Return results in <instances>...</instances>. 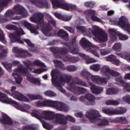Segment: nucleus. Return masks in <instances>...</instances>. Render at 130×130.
<instances>
[{"label":"nucleus","mask_w":130,"mask_h":130,"mask_svg":"<svg viewBox=\"0 0 130 130\" xmlns=\"http://www.w3.org/2000/svg\"><path fill=\"white\" fill-rule=\"evenodd\" d=\"M40 113L37 111H34V116L41 120V121H44L46 120H52L53 122L56 123L57 124H66L67 122V119L70 120L72 122H75V119L71 116H64L63 115L60 114H56L54 117H51L52 115V112L49 111H44L43 112V115L44 117H41Z\"/></svg>","instance_id":"f257e3e1"},{"label":"nucleus","mask_w":130,"mask_h":130,"mask_svg":"<svg viewBox=\"0 0 130 130\" xmlns=\"http://www.w3.org/2000/svg\"><path fill=\"white\" fill-rule=\"evenodd\" d=\"M102 74L105 76V77L102 78L98 76L92 75L89 72H87V70H83L81 72V76H88L89 78H91V80L101 85H105L107 82V79L112 77H116L119 75V73L116 72H114L109 69L108 66H104L101 69Z\"/></svg>","instance_id":"f03ea898"},{"label":"nucleus","mask_w":130,"mask_h":130,"mask_svg":"<svg viewBox=\"0 0 130 130\" xmlns=\"http://www.w3.org/2000/svg\"><path fill=\"white\" fill-rule=\"evenodd\" d=\"M77 30L79 32H82L83 33L84 35H87V36H91L92 35L94 36L93 39L96 42H105L108 40V37L107 36V34L105 33L104 31L102 32H98L100 29L99 27L96 25L92 26V30L91 28H89L88 30L86 29V27L82 26L81 25H78L77 26Z\"/></svg>","instance_id":"7ed1b4c3"},{"label":"nucleus","mask_w":130,"mask_h":130,"mask_svg":"<svg viewBox=\"0 0 130 130\" xmlns=\"http://www.w3.org/2000/svg\"><path fill=\"white\" fill-rule=\"evenodd\" d=\"M52 77V83L53 85L59 90L61 93H64L66 91L61 87L65 83H69V79L67 78H58V72L56 70H52L51 73Z\"/></svg>","instance_id":"20e7f679"},{"label":"nucleus","mask_w":130,"mask_h":130,"mask_svg":"<svg viewBox=\"0 0 130 130\" xmlns=\"http://www.w3.org/2000/svg\"><path fill=\"white\" fill-rule=\"evenodd\" d=\"M37 106L41 107V106H50L51 107H55L57 110L59 111H64L68 112L70 110V108L67 107L66 105L57 101H52L46 100L44 102H38L37 104Z\"/></svg>","instance_id":"39448f33"},{"label":"nucleus","mask_w":130,"mask_h":130,"mask_svg":"<svg viewBox=\"0 0 130 130\" xmlns=\"http://www.w3.org/2000/svg\"><path fill=\"white\" fill-rule=\"evenodd\" d=\"M80 44L83 47L84 50L88 51V52H90L92 54L96 56V57H99V54L98 51H99V48L93 44L89 42L86 38H83L80 41Z\"/></svg>","instance_id":"423d86ee"},{"label":"nucleus","mask_w":130,"mask_h":130,"mask_svg":"<svg viewBox=\"0 0 130 130\" xmlns=\"http://www.w3.org/2000/svg\"><path fill=\"white\" fill-rule=\"evenodd\" d=\"M85 116L87 118L89 119L91 122H98L99 125H105V124H108V121L106 119H101L99 118L100 117V115L99 112L97 111H91L90 112H87L85 114Z\"/></svg>","instance_id":"0eeeda50"},{"label":"nucleus","mask_w":130,"mask_h":130,"mask_svg":"<svg viewBox=\"0 0 130 130\" xmlns=\"http://www.w3.org/2000/svg\"><path fill=\"white\" fill-rule=\"evenodd\" d=\"M52 3L53 8L54 9H57V8H61L63 10L67 11H72V10H77V6L74 4H69L64 2V0H50Z\"/></svg>","instance_id":"6e6552de"},{"label":"nucleus","mask_w":130,"mask_h":130,"mask_svg":"<svg viewBox=\"0 0 130 130\" xmlns=\"http://www.w3.org/2000/svg\"><path fill=\"white\" fill-rule=\"evenodd\" d=\"M1 85H2V82L0 81V86ZM0 94H3V95H5V96H6V97L4 98L5 102H3L1 100V99H2V96L0 95L1 102H2V103H6V104H13V106L15 107L16 109H18V110H21V111H23V112H26V108L23 105L8 98V96H7V95H6L5 94H4L2 92H0Z\"/></svg>","instance_id":"1a4fd4ad"},{"label":"nucleus","mask_w":130,"mask_h":130,"mask_svg":"<svg viewBox=\"0 0 130 130\" xmlns=\"http://www.w3.org/2000/svg\"><path fill=\"white\" fill-rule=\"evenodd\" d=\"M16 89H17V87L15 86L11 87V94L10 93L9 90H5V92L7 93V94H9V95H11V96H12V97L15 98V99H17V100H18L19 101H24L25 102H28V101H29V99L24 96V95L22 94V93L15 91Z\"/></svg>","instance_id":"9d476101"},{"label":"nucleus","mask_w":130,"mask_h":130,"mask_svg":"<svg viewBox=\"0 0 130 130\" xmlns=\"http://www.w3.org/2000/svg\"><path fill=\"white\" fill-rule=\"evenodd\" d=\"M18 73H21L23 75H26L27 74V69H24L22 65H19L17 69L14 70V73H13L12 76H14L16 83L17 84H20L21 82H22V77L18 74Z\"/></svg>","instance_id":"9b49d317"},{"label":"nucleus","mask_w":130,"mask_h":130,"mask_svg":"<svg viewBox=\"0 0 130 130\" xmlns=\"http://www.w3.org/2000/svg\"><path fill=\"white\" fill-rule=\"evenodd\" d=\"M24 31L23 29H20L17 30L15 33L9 35V38L11 42H18V43H23V41L21 40V35H23Z\"/></svg>","instance_id":"f8f14e48"},{"label":"nucleus","mask_w":130,"mask_h":130,"mask_svg":"<svg viewBox=\"0 0 130 130\" xmlns=\"http://www.w3.org/2000/svg\"><path fill=\"white\" fill-rule=\"evenodd\" d=\"M14 15H15V12L12 11V10H8L4 15L5 20L4 21L3 20L2 22H8L10 21V20H20L21 18V16L12 17V16H14Z\"/></svg>","instance_id":"ddd939ff"},{"label":"nucleus","mask_w":130,"mask_h":130,"mask_svg":"<svg viewBox=\"0 0 130 130\" xmlns=\"http://www.w3.org/2000/svg\"><path fill=\"white\" fill-rule=\"evenodd\" d=\"M86 16V18L88 19V17L91 16V19L92 21H96V22H100L102 24H104V22L102 21L100 18L95 16H92V15H94L95 14V11L92 10H87L84 12Z\"/></svg>","instance_id":"4468645a"},{"label":"nucleus","mask_w":130,"mask_h":130,"mask_svg":"<svg viewBox=\"0 0 130 130\" xmlns=\"http://www.w3.org/2000/svg\"><path fill=\"white\" fill-rule=\"evenodd\" d=\"M12 52L15 53L17 56H20V57H26V56L28 55L27 51L23 50L22 49H19L17 47H14L13 49Z\"/></svg>","instance_id":"2eb2a0df"},{"label":"nucleus","mask_w":130,"mask_h":130,"mask_svg":"<svg viewBox=\"0 0 130 130\" xmlns=\"http://www.w3.org/2000/svg\"><path fill=\"white\" fill-rule=\"evenodd\" d=\"M14 11L16 13L18 14V15H21L22 16L20 17L22 18H24L27 17V12L24 10L23 7L21 6L20 5H16L14 7Z\"/></svg>","instance_id":"dca6fc26"},{"label":"nucleus","mask_w":130,"mask_h":130,"mask_svg":"<svg viewBox=\"0 0 130 130\" xmlns=\"http://www.w3.org/2000/svg\"><path fill=\"white\" fill-rule=\"evenodd\" d=\"M103 111L104 113H106V114H109L110 115H112L113 114H123V113H125L126 112V109L125 108H121L120 109V112H118L117 113H114L111 110L104 108L103 109Z\"/></svg>","instance_id":"f3484780"},{"label":"nucleus","mask_w":130,"mask_h":130,"mask_svg":"<svg viewBox=\"0 0 130 130\" xmlns=\"http://www.w3.org/2000/svg\"><path fill=\"white\" fill-rule=\"evenodd\" d=\"M67 89L70 91H72V92H74V93H76L77 95H79V94H81V93H84V92H86V89H84L83 88L79 87H74L72 86H68Z\"/></svg>","instance_id":"a211bd4d"},{"label":"nucleus","mask_w":130,"mask_h":130,"mask_svg":"<svg viewBox=\"0 0 130 130\" xmlns=\"http://www.w3.org/2000/svg\"><path fill=\"white\" fill-rule=\"evenodd\" d=\"M106 58L108 61H113V63L116 66H118L120 63L119 60L116 59V57L113 55L108 56Z\"/></svg>","instance_id":"6ab92c4d"},{"label":"nucleus","mask_w":130,"mask_h":130,"mask_svg":"<svg viewBox=\"0 0 130 130\" xmlns=\"http://www.w3.org/2000/svg\"><path fill=\"white\" fill-rule=\"evenodd\" d=\"M80 56L83 58H85V62L87 64L89 63H93V62H97V60L94 58L89 57V56H86L84 54H80Z\"/></svg>","instance_id":"aec40b11"},{"label":"nucleus","mask_w":130,"mask_h":130,"mask_svg":"<svg viewBox=\"0 0 130 130\" xmlns=\"http://www.w3.org/2000/svg\"><path fill=\"white\" fill-rule=\"evenodd\" d=\"M34 4L37 5L39 8H46V9H48V8L50 7V4L44 3L42 2H39L38 0H34Z\"/></svg>","instance_id":"412c9836"},{"label":"nucleus","mask_w":130,"mask_h":130,"mask_svg":"<svg viewBox=\"0 0 130 130\" xmlns=\"http://www.w3.org/2000/svg\"><path fill=\"white\" fill-rule=\"evenodd\" d=\"M89 85L91 86L90 90L93 94H99L103 91V89L102 87H97L91 83H89Z\"/></svg>","instance_id":"4be33fe9"},{"label":"nucleus","mask_w":130,"mask_h":130,"mask_svg":"<svg viewBox=\"0 0 130 130\" xmlns=\"http://www.w3.org/2000/svg\"><path fill=\"white\" fill-rule=\"evenodd\" d=\"M117 84L118 85H121L124 88V90H126L127 92H130V85L128 83H125L123 82L121 79H119L117 80Z\"/></svg>","instance_id":"5701e85b"},{"label":"nucleus","mask_w":130,"mask_h":130,"mask_svg":"<svg viewBox=\"0 0 130 130\" xmlns=\"http://www.w3.org/2000/svg\"><path fill=\"white\" fill-rule=\"evenodd\" d=\"M54 15L55 16V17H56V18H57L58 19H60V20H62V21H70V20L72 19V16L71 15L63 16L60 15L59 13H55Z\"/></svg>","instance_id":"b1692460"},{"label":"nucleus","mask_w":130,"mask_h":130,"mask_svg":"<svg viewBox=\"0 0 130 130\" xmlns=\"http://www.w3.org/2000/svg\"><path fill=\"white\" fill-rule=\"evenodd\" d=\"M2 122L4 123H7L8 124H12L13 123V121L11 120L10 117L7 115V114L2 113Z\"/></svg>","instance_id":"393cba45"},{"label":"nucleus","mask_w":130,"mask_h":130,"mask_svg":"<svg viewBox=\"0 0 130 130\" xmlns=\"http://www.w3.org/2000/svg\"><path fill=\"white\" fill-rule=\"evenodd\" d=\"M108 33L110 34V35H113V37L112 38V40L113 41H115L116 40V35H118L117 32L115 30V29L113 28H110L108 29Z\"/></svg>","instance_id":"a878e982"},{"label":"nucleus","mask_w":130,"mask_h":130,"mask_svg":"<svg viewBox=\"0 0 130 130\" xmlns=\"http://www.w3.org/2000/svg\"><path fill=\"white\" fill-rule=\"evenodd\" d=\"M86 99L85 100H88L89 102L88 105H92L93 102L95 100V98L91 94H87L85 96Z\"/></svg>","instance_id":"bb28decb"},{"label":"nucleus","mask_w":130,"mask_h":130,"mask_svg":"<svg viewBox=\"0 0 130 130\" xmlns=\"http://www.w3.org/2000/svg\"><path fill=\"white\" fill-rule=\"evenodd\" d=\"M50 31V29H49V26L44 25L42 27V32H43V34L45 35L46 36H48V32Z\"/></svg>","instance_id":"cd10ccee"},{"label":"nucleus","mask_w":130,"mask_h":130,"mask_svg":"<svg viewBox=\"0 0 130 130\" xmlns=\"http://www.w3.org/2000/svg\"><path fill=\"white\" fill-rule=\"evenodd\" d=\"M22 24L23 25V26H24V27L29 30L31 33H33V29L30 23H29L28 22L26 21H23L22 22Z\"/></svg>","instance_id":"c85d7f7f"},{"label":"nucleus","mask_w":130,"mask_h":130,"mask_svg":"<svg viewBox=\"0 0 130 130\" xmlns=\"http://www.w3.org/2000/svg\"><path fill=\"white\" fill-rule=\"evenodd\" d=\"M90 69L95 72H98L101 69V65L100 64H93L90 66Z\"/></svg>","instance_id":"c756f323"},{"label":"nucleus","mask_w":130,"mask_h":130,"mask_svg":"<svg viewBox=\"0 0 130 130\" xmlns=\"http://www.w3.org/2000/svg\"><path fill=\"white\" fill-rule=\"evenodd\" d=\"M10 0H0V12L4 10V7H6Z\"/></svg>","instance_id":"7c9ffc66"},{"label":"nucleus","mask_w":130,"mask_h":130,"mask_svg":"<svg viewBox=\"0 0 130 130\" xmlns=\"http://www.w3.org/2000/svg\"><path fill=\"white\" fill-rule=\"evenodd\" d=\"M112 49L115 51H120L121 50V44L119 43H115L113 46Z\"/></svg>","instance_id":"2f4dec72"},{"label":"nucleus","mask_w":130,"mask_h":130,"mask_svg":"<svg viewBox=\"0 0 130 130\" xmlns=\"http://www.w3.org/2000/svg\"><path fill=\"white\" fill-rule=\"evenodd\" d=\"M23 41L26 44H27L28 49H29V50H32V49H33V44H32V42H31L30 40L24 39Z\"/></svg>","instance_id":"473e14b6"},{"label":"nucleus","mask_w":130,"mask_h":130,"mask_svg":"<svg viewBox=\"0 0 130 130\" xmlns=\"http://www.w3.org/2000/svg\"><path fill=\"white\" fill-rule=\"evenodd\" d=\"M58 36L60 37H67L68 36V34L62 29H60L57 32Z\"/></svg>","instance_id":"72a5a7b5"},{"label":"nucleus","mask_w":130,"mask_h":130,"mask_svg":"<svg viewBox=\"0 0 130 130\" xmlns=\"http://www.w3.org/2000/svg\"><path fill=\"white\" fill-rule=\"evenodd\" d=\"M106 104H107V105L116 106L119 104V102H118V101H113L109 100L106 102Z\"/></svg>","instance_id":"f704fd0d"},{"label":"nucleus","mask_w":130,"mask_h":130,"mask_svg":"<svg viewBox=\"0 0 130 130\" xmlns=\"http://www.w3.org/2000/svg\"><path fill=\"white\" fill-rule=\"evenodd\" d=\"M47 70V69L43 68L35 69L34 71V73H35V74H39L43 73V72H46Z\"/></svg>","instance_id":"c9c22d12"},{"label":"nucleus","mask_w":130,"mask_h":130,"mask_svg":"<svg viewBox=\"0 0 130 130\" xmlns=\"http://www.w3.org/2000/svg\"><path fill=\"white\" fill-rule=\"evenodd\" d=\"M0 41H2L3 43L6 44L7 41L5 40V36H4V32L0 29Z\"/></svg>","instance_id":"e433bc0d"},{"label":"nucleus","mask_w":130,"mask_h":130,"mask_svg":"<svg viewBox=\"0 0 130 130\" xmlns=\"http://www.w3.org/2000/svg\"><path fill=\"white\" fill-rule=\"evenodd\" d=\"M46 96H48L49 97H54L55 96V93L52 92V91L48 90L44 92Z\"/></svg>","instance_id":"4c0bfd02"},{"label":"nucleus","mask_w":130,"mask_h":130,"mask_svg":"<svg viewBox=\"0 0 130 130\" xmlns=\"http://www.w3.org/2000/svg\"><path fill=\"white\" fill-rule=\"evenodd\" d=\"M33 64L35 66H39V67H45V64L39 60H35L34 61Z\"/></svg>","instance_id":"58836bf2"},{"label":"nucleus","mask_w":130,"mask_h":130,"mask_svg":"<svg viewBox=\"0 0 130 130\" xmlns=\"http://www.w3.org/2000/svg\"><path fill=\"white\" fill-rule=\"evenodd\" d=\"M42 124H43V127H44V128H46V129L51 130V129L52 128V126L49 125L47 123L43 122Z\"/></svg>","instance_id":"ea45409f"},{"label":"nucleus","mask_w":130,"mask_h":130,"mask_svg":"<svg viewBox=\"0 0 130 130\" xmlns=\"http://www.w3.org/2000/svg\"><path fill=\"white\" fill-rule=\"evenodd\" d=\"M117 36H118L120 40H127V38H128L127 36H126L125 35H122L120 33H118Z\"/></svg>","instance_id":"a19ab883"},{"label":"nucleus","mask_w":130,"mask_h":130,"mask_svg":"<svg viewBox=\"0 0 130 130\" xmlns=\"http://www.w3.org/2000/svg\"><path fill=\"white\" fill-rule=\"evenodd\" d=\"M123 101L126 102V103H129L130 104V96L127 95L123 96L122 98Z\"/></svg>","instance_id":"79ce46f5"},{"label":"nucleus","mask_w":130,"mask_h":130,"mask_svg":"<svg viewBox=\"0 0 130 130\" xmlns=\"http://www.w3.org/2000/svg\"><path fill=\"white\" fill-rule=\"evenodd\" d=\"M64 28L66 29V30H67V31L70 32V33H74V32H75V29H74L73 27L66 26H64Z\"/></svg>","instance_id":"37998d69"},{"label":"nucleus","mask_w":130,"mask_h":130,"mask_svg":"<svg viewBox=\"0 0 130 130\" xmlns=\"http://www.w3.org/2000/svg\"><path fill=\"white\" fill-rule=\"evenodd\" d=\"M106 94H107V95H111V94H115V92H114V89L109 88L107 90Z\"/></svg>","instance_id":"c03bdc74"},{"label":"nucleus","mask_w":130,"mask_h":130,"mask_svg":"<svg viewBox=\"0 0 130 130\" xmlns=\"http://www.w3.org/2000/svg\"><path fill=\"white\" fill-rule=\"evenodd\" d=\"M100 52L102 55H106V54H108L110 51L103 49L100 50Z\"/></svg>","instance_id":"a18cd8bd"},{"label":"nucleus","mask_w":130,"mask_h":130,"mask_svg":"<svg viewBox=\"0 0 130 130\" xmlns=\"http://www.w3.org/2000/svg\"><path fill=\"white\" fill-rule=\"evenodd\" d=\"M7 53H8V51L7 50H3V53H0V58H3V57H5L6 55H7Z\"/></svg>","instance_id":"49530a36"},{"label":"nucleus","mask_w":130,"mask_h":130,"mask_svg":"<svg viewBox=\"0 0 130 130\" xmlns=\"http://www.w3.org/2000/svg\"><path fill=\"white\" fill-rule=\"evenodd\" d=\"M119 121L121 122V123H126L127 120L125 117H120L119 118Z\"/></svg>","instance_id":"de8ad7c7"},{"label":"nucleus","mask_w":130,"mask_h":130,"mask_svg":"<svg viewBox=\"0 0 130 130\" xmlns=\"http://www.w3.org/2000/svg\"><path fill=\"white\" fill-rule=\"evenodd\" d=\"M3 65L5 67L6 69L8 70V71H11V69H12V64H6V63H3Z\"/></svg>","instance_id":"09e8293b"},{"label":"nucleus","mask_w":130,"mask_h":130,"mask_svg":"<svg viewBox=\"0 0 130 130\" xmlns=\"http://www.w3.org/2000/svg\"><path fill=\"white\" fill-rule=\"evenodd\" d=\"M54 63L57 67L59 66V67H61L62 66V63H61V62H60V61H57L56 60H54Z\"/></svg>","instance_id":"8fccbe9b"},{"label":"nucleus","mask_w":130,"mask_h":130,"mask_svg":"<svg viewBox=\"0 0 130 130\" xmlns=\"http://www.w3.org/2000/svg\"><path fill=\"white\" fill-rule=\"evenodd\" d=\"M93 4L94 3L91 1L86 2L84 3V6H85V7H92Z\"/></svg>","instance_id":"3c124183"},{"label":"nucleus","mask_w":130,"mask_h":130,"mask_svg":"<svg viewBox=\"0 0 130 130\" xmlns=\"http://www.w3.org/2000/svg\"><path fill=\"white\" fill-rule=\"evenodd\" d=\"M57 52L58 53H61V54H64L67 52V50L63 49H59Z\"/></svg>","instance_id":"603ef678"},{"label":"nucleus","mask_w":130,"mask_h":130,"mask_svg":"<svg viewBox=\"0 0 130 130\" xmlns=\"http://www.w3.org/2000/svg\"><path fill=\"white\" fill-rule=\"evenodd\" d=\"M68 70H69V71H70L71 72H73L74 71H76L77 70V68L75 66H69Z\"/></svg>","instance_id":"864d4df0"},{"label":"nucleus","mask_w":130,"mask_h":130,"mask_svg":"<svg viewBox=\"0 0 130 130\" xmlns=\"http://www.w3.org/2000/svg\"><path fill=\"white\" fill-rule=\"evenodd\" d=\"M41 15V17L40 18H38V19L36 21V23H38V24H40V23H42L43 22V16L42 14Z\"/></svg>","instance_id":"5fc2aeb1"},{"label":"nucleus","mask_w":130,"mask_h":130,"mask_svg":"<svg viewBox=\"0 0 130 130\" xmlns=\"http://www.w3.org/2000/svg\"><path fill=\"white\" fill-rule=\"evenodd\" d=\"M34 83L36 84V85H37L38 86H39V85H40V81H39L38 79L34 78Z\"/></svg>","instance_id":"6e6d98bb"},{"label":"nucleus","mask_w":130,"mask_h":130,"mask_svg":"<svg viewBox=\"0 0 130 130\" xmlns=\"http://www.w3.org/2000/svg\"><path fill=\"white\" fill-rule=\"evenodd\" d=\"M70 51L72 53L74 54L78 53V50H77V49L72 48L71 49Z\"/></svg>","instance_id":"4d7b16f0"},{"label":"nucleus","mask_w":130,"mask_h":130,"mask_svg":"<svg viewBox=\"0 0 130 130\" xmlns=\"http://www.w3.org/2000/svg\"><path fill=\"white\" fill-rule=\"evenodd\" d=\"M50 51L52 52V53H57V50L55 49V48L51 47L50 48Z\"/></svg>","instance_id":"13d9d810"},{"label":"nucleus","mask_w":130,"mask_h":130,"mask_svg":"<svg viewBox=\"0 0 130 130\" xmlns=\"http://www.w3.org/2000/svg\"><path fill=\"white\" fill-rule=\"evenodd\" d=\"M0 96H2L1 100L2 101V102H5L6 101H5V98H7V97L6 96V95H5L4 94H3L2 93H0Z\"/></svg>","instance_id":"bf43d9fd"},{"label":"nucleus","mask_w":130,"mask_h":130,"mask_svg":"<svg viewBox=\"0 0 130 130\" xmlns=\"http://www.w3.org/2000/svg\"><path fill=\"white\" fill-rule=\"evenodd\" d=\"M76 23H77V25H81L82 24H84V20H77L76 21Z\"/></svg>","instance_id":"052dcab7"},{"label":"nucleus","mask_w":130,"mask_h":130,"mask_svg":"<svg viewBox=\"0 0 130 130\" xmlns=\"http://www.w3.org/2000/svg\"><path fill=\"white\" fill-rule=\"evenodd\" d=\"M75 116H76V117H82L83 114H82L81 112L77 113L75 114Z\"/></svg>","instance_id":"680f3d73"},{"label":"nucleus","mask_w":130,"mask_h":130,"mask_svg":"<svg viewBox=\"0 0 130 130\" xmlns=\"http://www.w3.org/2000/svg\"><path fill=\"white\" fill-rule=\"evenodd\" d=\"M114 14V11L113 10H110L108 12V16H111V15H113Z\"/></svg>","instance_id":"e2e57ef3"},{"label":"nucleus","mask_w":130,"mask_h":130,"mask_svg":"<svg viewBox=\"0 0 130 130\" xmlns=\"http://www.w3.org/2000/svg\"><path fill=\"white\" fill-rule=\"evenodd\" d=\"M5 20H6V18H4V19H3V15H0V22L1 23H5V22H3V21H5Z\"/></svg>","instance_id":"0e129e2a"},{"label":"nucleus","mask_w":130,"mask_h":130,"mask_svg":"<svg viewBox=\"0 0 130 130\" xmlns=\"http://www.w3.org/2000/svg\"><path fill=\"white\" fill-rule=\"evenodd\" d=\"M125 79H127V80H130V73H128L126 74L124 76Z\"/></svg>","instance_id":"69168bd1"},{"label":"nucleus","mask_w":130,"mask_h":130,"mask_svg":"<svg viewBox=\"0 0 130 130\" xmlns=\"http://www.w3.org/2000/svg\"><path fill=\"white\" fill-rule=\"evenodd\" d=\"M41 97L40 95H34L33 100H35L36 99H41Z\"/></svg>","instance_id":"338daca9"},{"label":"nucleus","mask_w":130,"mask_h":130,"mask_svg":"<svg viewBox=\"0 0 130 130\" xmlns=\"http://www.w3.org/2000/svg\"><path fill=\"white\" fill-rule=\"evenodd\" d=\"M49 23H51L52 24V25H53V26L55 25V21L53 19H51L50 21H49Z\"/></svg>","instance_id":"774afa93"}]
</instances>
